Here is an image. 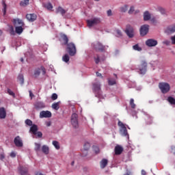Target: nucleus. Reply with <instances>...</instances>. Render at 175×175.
I'll use <instances>...</instances> for the list:
<instances>
[{
    "label": "nucleus",
    "instance_id": "f257e3e1",
    "mask_svg": "<svg viewBox=\"0 0 175 175\" xmlns=\"http://www.w3.org/2000/svg\"><path fill=\"white\" fill-rule=\"evenodd\" d=\"M137 70L139 75H146L147 72V62L142 60L140 64L138 66Z\"/></svg>",
    "mask_w": 175,
    "mask_h": 175
},
{
    "label": "nucleus",
    "instance_id": "f03ea898",
    "mask_svg": "<svg viewBox=\"0 0 175 175\" xmlns=\"http://www.w3.org/2000/svg\"><path fill=\"white\" fill-rule=\"evenodd\" d=\"M159 88L162 94H167L170 91V85L167 83L160 82L159 83Z\"/></svg>",
    "mask_w": 175,
    "mask_h": 175
},
{
    "label": "nucleus",
    "instance_id": "7ed1b4c3",
    "mask_svg": "<svg viewBox=\"0 0 175 175\" xmlns=\"http://www.w3.org/2000/svg\"><path fill=\"white\" fill-rule=\"evenodd\" d=\"M67 51L70 55V57H73L76 55L77 50H76V45L73 42H70L67 44Z\"/></svg>",
    "mask_w": 175,
    "mask_h": 175
},
{
    "label": "nucleus",
    "instance_id": "20e7f679",
    "mask_svg": "<svg viewBox=\"0 0 175 175\" xmlns=\"http://www.w3.org/2000/svg\"><path fill=\"white\" fill-rule=\"evenodd\" d=\"M92 90L96 96H100L102 95V91L100 90V83H94L92 84Z\"/></svg>",
    "mask_w": 175,
    "mask_h": 175
},
{
    "label": "nucleus",
    "instance_id": "39448f33",
    "mask_svg": "<svg viewBox=\"0 0 175 175\" xmlns=\"http://www.w3.org/2000/svg\"><path fill=\"white\" fill-rule=\"evenodd\" d=\"M98 24H100V18H94L92 20L87 21V25L89 28H91V27H94V25H98Z\"/></svg>",
    "mask_w": 175,
    "mask_h": 175
},
{
    "label": "nucleus",
    "instance_id": "423d86ee",
    "mask_svg": "<svg viewBox=\"0 0 175 175\" xmlns=\"http://www.w3.org/2000/svg\"><path fill=\"white\" fill-rule=\"evenodd\" d=\"M125 33L129 38H132L135 36L133 27L131 26V25H127L126 26Z\"/></svg>",
    "mask_w": 175,
    "mask_h": 175
},
{
    "label": "nucleus",
    "instance_id": "0eeeda50",
    "mask_svg": "<svg viewBox=\"0 0 175 175\" xmlns=\"http://www.w3.org/2000/svg\"><path fill=\"white\" fill-rule=\"evenodd\" d=\"M78 117L77 113H72L71 116V124L74 128H77L79 126Z\"/></svg>",
    "mask_w": 175,
    "mask_h": 175
},
{
    "label": "nucleus",
    "instance_id": "6e6552de",
    "mask_svg": "<svg viewBox=\"0 0 175 175\" xmlns=\"http://www.w3.org/2000/svg\"><path fill=\"white\" fill-rule=\"evenodd\" d=\"M149 29H150V25H142L139 29L141 36H146V35L148 33Z\"/></svg>",
    "mask_w": 175,
    "mask_h": 175
},
{
    "label": "nucleus",
    "instance_id": "1a4fd4ad",
    "mask_svg": "<svg viewBox=\"0 0 175 175\" xmlns=\"http://www.w3.org/2000/svg\"><path fill=\"white\" fill-rule=\"evenodd\" d=\"M175 33V25H171L167 27L165 29V33L167 35H172V33Z\"/></svg>",
    "mask_w": 175,
    "mask_h": 175
},
{
    "label": "nucleus",
    "instance_id": "9d476101",
    "mask_svg": "<svg viewBox=\"0 0 175 175\" xmlns=\"http://www.w3.org/2000/svg\"><path fill=\"white\" fill-rule=\"evenodd\" d=\"M146 44L148 47H155L158 44V41L154 39H148L146 41Z\"/></svg>",
    "mask_w": 175,
    "mask_h": 175
},
{
    "label": "nucleus",
    "instance_id": "9b49d317",
    "mask_svg": "<svg viewBox=\"0 0 175 175\" xmlns=\"http://www.w3.org/2000/svg\"><path fill=\"white\" fill-rule=\"evenodd\" d=\"M51 118V112L49 111H42L40 113V118Z\"/></svg>",
    "mask_w": 175,
    "mask_h": 175
},
{
    "label": "nucleus",
    "instance_id": "f8f14e48",
    "mask_svg": "<svg viewBox=\"0 0 175 175\" xmlns=\"http://www.w3.org/2000/svg\"><path fill=\"white\" fill-rule=\"evenodd\" d=\"M14 143L16 147H23V139L18 135L14 138Z\"/></svg>",
    "mask_w": 175,
    "mask_h": 175
},
{
    "label": "nucleus",
    "instance_id": "ddd939ff",
    "mask_svg": "<svg viewBox=\"0 0 175 175\" xmlns=\"http://www.w3.org/2000/svg\"><path fill=\"white\" fill-rule=\"evenodd\" d=\"M18 170L21 175H28V167L19 166Z\"/></svg>",
    "mask_w": 175,
    "mask_h": 175
},
{
    "label": "nucleus",
    "instance_id": "4468645a",
    "mask_svg": "<svg viewBox=\"0 0 175 175\" xmlns=\"http://www.w3.org/2000/svg\"><path fill=\"white\" fill-rule=\"evenodd\" d=\"M26 18L30 23H33V21H36V18H38V16H36V14H27Z\"/></svg>",
    "mask_w": 175,
    "mask_h": 175
},
{
    "label": "nucleus",
    "instance_id": "2eb2a0df",
    "mask_svg": "<svg viewBox=\"0 0 175 175\" xmlns=\"http://www.w3.org/2000/svg\"><path fill=\"white\" fill-rule=\"evenodd\" d=\"M94 49L96 51L103 52L105 51V46H103L100 42H97L94 44Z\"/></svg>",
    "mask_w": 175,
    "mask_h": 175
},
{
    "label": "nucleus",
    "instance_id": "dca6fc26",
    "mask_svg": "<svg viewBox=\"0 0 175 175\" xmlns=\"http://www.w3.org/2000/svg\"><path fill=\"white\" fill-rule=\"evenodd\" d=\"M14 25L16 27H24L25 24L23 20L20 18H16L13 21Z\"/></svg>",
    "mask_w": 175,
    "mask_h": 175
},
{
    "label": "nucleus",
    "instance_id": "f3484780",
    "mask_svg": "<svg viewBox=\"0 0 175 175\" xmlns=\"http://www.w3.org/2000/svg\"><path fill=\"white\" fill-rule=\"evenodd\" d=\"M115 155H121L122 154V151H124V148L122 146L118 145L115 147Z\"/></svg>",
    "mask_w": 175,
    "mask_h": 175
},
{
    "label": "nucleus",
    "instance_id": "a211bd4d",
    "mask_svg": "<svg viewBox=\"0 0 175 175\" xmlns=\"http://www.w3.org/2000/svg\"><path fill=\"white\" fill-rule=\"evenodd\" d=\"M66 12H68V10H65L62 7L59 6L57 9H56V13L57 14H58L59 13L60 14H62V16H64Z\"/></svg>",
    "mask_w": 175,
    "mask_h": 175
},
{
    "label": "nucleus",
    "instance_id": "6ab92c4d",
    "mask_svg": "<svg viewBox=\"0 0 175 175\" xmlns=\"http://www.w3.org/2000/svg\"><path fill=\"white\" fill-rule=\"evenodd\" d=\"M41 150L45 155H49V154H50V148L46 145L42 146Z\"/></svg>",
    "mask_w": 175,
    "mask_h": 175
},
{
    "label": "nucleus",
    "instance_id": "aec40b11",
    "mask_svg": "<svg viewBox=\"0 0 175 175\" xmlns=\"http://www.w3.org/2000/svg\"><path fill=\"white\" fill-rule=\"evenodd\" d=\"M91 144L90 142H85L83 145V148L85 150V154H82V157H87V151L90 150Z\"/></svg>",
    "mask_w": 175,
    "mask_h": 175
},
{
    "label": "nucleus",
    "instance_id": "412c9836",
    "mask_svg": "<svg viewBox=\"0 0 175 175\" xmlns=\"http://www.w3.org/2000/svg\"><path fill=\"white\" fill-rule=\"evenodd\" d=\"M149 20H151V14L150 12L146 11L144 12V21H149Z\"/></svg>",
    "mask_w": 175,
    "mask_h": 175
},
{
    "label": "nucleus",
    "instance_id": "4be33fe9",
    "mask_svg": "<svg viewBox=\"0 0 175 175\" xmlns=\"http://www.w3.org/2000/svg\"><path fill=\"white\" fill-rule=\"evenodd\" d=\"M0 118L1 120L6 118V110L3 107L0 108Z\"/></svg>",
    "mask_w": 175,
    "mask_h": 175
},
{
    "label": "nucleus",
    "instance_id": "5701e85b",
    "mask_svg": "<svg viewBox=\"0 0 175 175\" xmlns=\"http://www.w3.org/2000/svg\"><path fill=\"white\" fill-rule=\"evenodd\" d=\"M109 161L106 159H103L100 162V166L101 169H105L106 166H107V163Z\"/></svg>",
    "mask_w": 175,
    "mask_h": 175
},
{
    "label": "nucleus",
    "instance_id": "b1692460",
    "mask_svg": "<svg viewBox=\"0 0 175 175\" xmlns=\"http://www.w3.org/2000/svg\"><path fill=\"white\" fill-rule=\"evenodd\" d=\"M61 38L62 39L64 42V44L65 46H67L68 44H69V43H68L69 42V38H68V36L66 34H62L61 36Z\"/></svg>",
    "mask_w": 175,
    "mask_h": 175
},
{
    "label": "nucleus",
    "instance_id": "393cba45",
    "mask_svg": "<svg viewBox=\"0 0 175 175\" xmlns=\"http://www.w3.org/2000/svg\"><path fill=\"white\" fill-rule=\"evenodd\" d=\"M35 107L36 109H44V107H46V105L43 102H38L37 103H36Z\"/></svg>",
    "mask_w": 175,
    "mask_h": 175
},
{
    "label": "nucleus",
    "instance_id": "a878e982",
    "mask_svg": "<svg viewBox=\"0 0 175 175\" xmlns=\"http://www.w3.org/2000/svg\"><path fill=\"white\" fill-rule=\"evenodd\" d=\"M23 31H24L23 26H16L15 27V32L18 35H21V33H23Z\"/></svg>",
    "mask_w": 175,
    "mask_h": 175
},
{
    "label": "nucleus",
    "instance_id": "bb28decb",
    "mask_svg": "<svg viewBox=\"0 0 175 175\" xmlns=\"http://www.w3.org/2000/svg\"><path fill=\"white\" fill-rule=\"evenodd\" d=\"M30 131L32 132L33 135H36V132H38V126L36 124H33L30 128Z\"/></svg>",
    "mask_w": 175,
    "mask_h": 175
},
{
    "label": "nucleus",
    "instance_id": "cd10ccee",
    "mask_svg": "<svg viewBox=\"0 0 175 175\" xmlns=\"http://www.w3.org/2000/svg\"><path fill=\"white\" fill-rule=\"evenodd\" d=\"M29 5V0H23L20 3V5L23 8H25V6H28Z\"/></svg>",
    "mask_w": 175,
    "mask_h": 175
},
{
    "label": "nucleus",
    "instance_id": "c85d7f7f",
    "mask_svg": "<svg viewBox=\"0 0 175 175\" xmlns=\"http://www.w3.org/2000/svg\"><path fill=\"white\" fill-rule=\"evenodd\" d=\"M126 10H128V5H124L120 8V12H121V13H125Z\"/></svg>",
    "mask_w": 175,
    "mask_h": 175
},
{
    "label": "nucleus",
    "instance_id": "c756f323",
    "mask_svg": "<svg viewBox=\"0 0 175 175\" xmlns=\"http://www.w3.org/2000/svg\"><path fill=\"white\" fill-rule=\"evenodd\" d=\"M59 103L60 102L55 103L52 105V108L54 110H58L59 109Z\"/></svg>",
    "mask_w": 175,
    "mask_h": 175
},
{
    "label": "nucleus",
    "instance_id": "7c9ffc66",
    "mask_svg": "<svg viewBox=\"0 0 175 175\" xmlns=\"http://www.w3.org/2000/svg\"><path fill=\"white\" fill-rule=\"evenodd\" d=\"M120 132H122V135L123 136H128V130H126V127H124L120 129Z\"/></svg>",
    "mask_w": 175,
    "mask_h": 175
},
{
    "label": "nucleus",
    "instance_id": "2f4dec72",
    "mask_svg": "<svg viewBox=\"0 0 175 175\" xmlns=\"http://www.w3.org/2000/svg\"><path fill=\"white\" fill-rule=\"evenodd\" d=\"M108 84L109 85H114L116 84V79L113 78L108 79Z\"/></svg>",
    "mask_w": 175,
    "mask_h": 175
},
{
    "label": "nucleus",
    "instance_id": "473e14b6",
    "mask_svg": "<svg viewBox=\"0 0 175 175\" xmlns=\"http://www.w3.org/2000/svg\"><path fill=\"white\" fill-rule=\"evenodd\" d=\"M62 59L64 62H69V59H70V58L69 57V55L66 54L62 57Z\"/></svg>",
    "mask_w": 175,
    "mask_h": 175
},
{
    "label": "nucleus",
    "instance_id": "72a5a7b5",
    "mask_svg": "<svg viewBox=\"0 0 175 175\" xmlns=\"http://www.w3.org/2000/svg\"><path fill=\"white\" fill-rule=\"evenodd\" d=\"M146 121L147 125H151V124H152V118L150 116H147Z\"/></svg>",
    "mask_w": 175,
    "mask_h": 175
},
{
    "label": "nucleus",
    "instance_id": "f704fd0d",
    "mask_svg": "<svg viewBox=\"0 0 175 175\" xmlns=\"http://www.w3.org/2000/svg\"><path fill=\"white\" fill-rule=\"evenodd\" d=\"M130 106L131 109H135L136 104H135V100L133 98H131L130 100Z\"/></svg>",
    "mask_w": 175,
    "mask_h": 175
},
{
    "label": "nucleus",
    "instance_id": "c9c22d12",
    "mask_svg": "<svg viewBox=\"0 0 175 175\" xmlns=\"http://www.w3.org/2000/svg\"><path fill=\"white\" fill-rule=\"evenodd\" d=\"M167 101L171 104V105H174L175 104V98L172 97V96H169L167 98Z\"/></svg>",
    "mask_w": 175,
    "mask_h": 175
},
{
    "label": "nucleus",
    "instance_id": "e433bc0d",
    "mask_svg": "<svg viewBox=\"0 0 175 175\" xmlns=\"http://www.w3.org/2000/svg\"><path fill=\"white\" fill-rule=\"evenodd\" d=\"M40 147H41L40 144L36 143L35 148H34L35 151H36L37 152H39L40 150Z\"/></svg>",
    "mask_w": 175,
    "mask_h": 175
},
{
    "label": "nucleus",
    "instance_id": "4c0bfd02",
    "mask_svg": "<svg viewBox=\"0 0 175 175\" xmlns=\"http://www.w3.org/2000/svg\"><path fill=\"white\" fill-rule=\"evenodd\" d=\"M53 145L56 148V150H59L60 147H59V143H58V142L53 141Z\"/></svg>",
    "mask_w": 175,
    "mask_h": 175
},
{
    "label": "nucleus",
    "instance_id": "58836bf2",
    "mask_svg": "<svg viewBox=\"0 0 175 175\" xmlns=\"http://www.w3.org/2000/svg\"><path fill=\"white\" fill-rule=\"evenodd\" d=\"M133 50H135L136 51H142V47L139 46V44H135L133 46Z\"/></svg>",
    "mask_w": 175,
    "mask_h": 175
},
{
    "label": "nucleus",
    "instance_id": "ea45409f",
    "mask_svg": "<svg viewBox=\"0 0 175 175\" xmlns=\"http://www.w3.org/2000/svg\"><path fill=\"white\" fill-rule=\"evenodd\" d=\"M18 80L21 81V84H24V76L23 75H18Z\"/></svg>",
    "mask_w": 175,
    "mask_h": 175
},
{
    "label": "nucleus",
    "instance_id": "a19ab883",
    "mask_svg": "<svg viewBox=\"0 0 175 175\" xmlns=\"http://www.w3.org/2000/svg\"><path fill=\"white\" fill-rule=\"evenodd\" d=\"M45 8H46L48 10H51V9H53V4H51V3H48L45 5Z\"/></svg>",
    "mask_w": 175,
    "mask_h": 175
},
{
    "label": "nucleus",
    "instance_id": "79ce46f5",
    "mask_svg": "<svg viewBox=\"0 0 175 175\" xmlns=\"http://www.w3.org/2000/svg\"><path fill=\"white\" fill-rule=\"evenodd\" d=\"M40 75V69L38 68L37 70H35L34 71V76H36V77H38V76Z\"/></svg>",
    "mask_w": 175,
    "mask_h": 175
},
{
    "label": "nucleus",
    "instance_id": "37998d69",
    "mask_svg": "<svg viewBox=\"0 0 175 175\" xmlns=\"http://www.w3.org/2000/svg\"><path fill=\"white\" fill-rule=\"evenodd\" d=\"M26 125H28L29 126H32V120L27 119L25 120Z\"/></svg>",
    "mask_w": 175,
    "mask_h": 175
},
{
    "label": "nucleus",
    "instance_id": "c03bdc74",
    "mask_svg": "<svg viewBox=\"0 0 175 175\" xmlns=\"http://www.w3.org/2000/svg\"><path fill=\"white\" fill-rule=\"evenodd\" d=\"M52 100H57L58 99V95L55 93H53L51 96Z\"/></svg>",
    "mask_w": 175,
    "mask_h": 175
},
{
    "label": "nucleus",
    "instance_id": "a18cd8bd",
    "mask_svg": "<svg viewBox=\"0 0 175 175\" xmlns=\"http://www.w3.org/2000/svg\"><path fill=\"white\" fill-rule=\"evenodd\" d=\"M133 13H135V7L131 6L129 10V14H133Z\"/></svg>",
    "mask_w": 175,
    "mask_h": 175
},
{
    "label": "nucleus",
    "instance_id": "49530a36",
    "mask_svg": "<svg viewBox=\"0 0 175 175\" xmlns=\"http://www.w3.org/2000/svg\"><path fill=\"white\" fill-rule=\"evenodd\" d=\"M8 94H9V95H10L11 96H13L14 98V96H16L14 92H13V91H12L10 89H8Z\"/></svg>",
    "mask_w": 175,
    "mask_h": 175
},
{
    "label": "nucleus",
    "instance_id": "de8ad7c7",
    "mask_svg": "<svg viewBox=\"0 0 175 175\" xmlns=\"http://www.w3.org/2000/svg\"><path fill=\"white\" fill-rule=\"evenodd\" d=\"M159 12H160V13H161V14H166V10H165V8H159Z\"/></svg>",
    "mask_w": 175,
    "mask_h": 175
},
{
    "label": "nucleus",
    "instance_id": "09e8293b",
    "mask_svg": "<svg viewBox=\"0 0 175 175\" xmlns=\"http://www.w3.org/2000/svg\"><path fill=\"white\" fill-rule=\"evenodd\" d=\"M118 126H120L121 129H122L126 127L125 124H124V123H122V122H121L120 120L118 121Z\"/></svg>",
    "mask_w": 175,
    "mask_h": 175
},
{
    "label": "nucleus",
    "instance_id": "8fccbe9b",
    "mask_svg": "<svg viewBox=\"0 0 175 175\" xmlns=\"http://www.w3.org/2000/svg\"><path fill=\"white\" fill-rule=\"evenodd\" d=\"M116 33L118 38H121V36H122V32L120 29L116 30Z\"/></svg>",
    "mask_w": 175,
    "mask_h": 175
},
{
    "label": "nucleus",
    "instance_id": "3c124183",
    "mask_svg": "<svg viewBox=\"0 0 175 175\" xmlns=\"http://www.w3.org/2000/svg\"><path fill=\"white\" fill-rule=\"evenodd\" d=\"M10 35L14 36L16 35V31H14V29L13 28V27H12L10 29Z\"/></svg>",
    "mask_w": 175,
    "mask_h": 175
},
{
    "label": "nucleus",
    "instance_id": "603ef678",
    "mask_svg": "<svg viewBox=\"0 0 175 175\" xmlns=\"http://www.w3.org/2000/svg\"><path fill=\"white\" fill-rule=\"evenodd\" d=\"M163 44H165L166 46H170V41L166 40L163 42Z\"/></svg>",
    "mask_w": 175,
    "mask_h": 175
},
{
    "label": "nucleus",
    "instance_id": "864d4df0",
    "mask_svg": "<svg viewBox=\"0 0 175 175\" xmlns=\"http://www.w3.org/2000/svg\"><path fill=\"white\" fill-rule=\"evenodd\" d=\"M3 16H5V14H6V3H3Z\"/></svg>",
    "mask_w": 175,
    "mask_h": 175
},
{
    "label": "nucleus",
    "instance_id": "5fc2aeb1",
    "mask_svg": "<svg viewBox=\"0 0 175 175\" xmlns=\"http://www.w3.org/2000/svg\"><path fill=\"white\" fill-rule=\"evenodd\" d=\"M107 14L109 17L113 16V13L111 12V10H109L107 12Z\"/></svg>",
    "mask_w": 175,
    "mask_h": 175
},
{
    "label": "nucleus",
    "instance_id": "6e6d98bb",
    "mask_svg": "<svg viewBox=\"0 0 175 175\" xmlns=\"http://www.w3.org/2000/svg\"><path fill=\"white\" fill-rule=\"evenodd\" d=\"M94 150L96 154H99V148H98L97 146L94 147Z\"/></svg>",
    "mask_w": 175,
    "mask_h": 175
},
{
    "label": "nucleus",
    "instance_id": "4d7b16f0",
    "mask_svg": "<svg viewBox=\"0 0 175 175\" xmlns=\"http://www.w3.org/2000/svg\"><path fill=\"white\" fill-rule=\"evenodd\" d=\"M36 135L38 137H42V136H43V134L40 131L36 132Z\"/></svg>",
    "mask_w": 175,
    "mask_h": 175
},
{
    "label": "nucleus",
    "instance_id": "13d9d810",
    "mask_svg": "<svg viewBox=\"0 0 175 175\" xmlns=\"http://www.w3.org/2000/svg\"><path fill=\"white\" fill-rule=\"evenodd\" d=\"M97 77H100L101 79H103V76H102V74H100L99 72H96Z\"/></svg>",
    "mask_w": 175,
    "mask_h": 175
},
{
    "label": "nucleus",
    "instance_id": "bf43d9fd",
    "mask_svg": "<svg viewBox=\"0 0 175 175\" xmlns=\"http://www.w3.org/2000/svg\"><path fill=\"white\" fill-rule=\"evenodd\" d=\"M10 155L11 158H16V152H12Z\"/></svg>",
    "mask_w": 175,
    "mask_h": 175
},
{
    "label": "nucleus",
    "instance_id": "052dcab7",
    "mask_svg": "<svg viewBox=\"0 0 175 175\" xmlns=\"http://www.w3.org/2000/svg\"><path fill=\"white\" fill-rule=\"evenodd\" d=\"M172 44H175V36L171 37Z\"/></svg>",
    "mask_w": 175,
    "mask_h": 175
},
{
    "label": "nucleus",
    "instance_id": "680f3d73",
    "mask_svg": "<svg viewBox=\"0 0 175 175\" xmlns=\"http://www.w3.org/2000/svg\"><path fill=\"white\" fill-rule=\"evenodd\" d=\"M94 59H95V63L96 64H99V62L100 61V59H99V56H98L97 58H94Z\"/></svg>",
    "mask_w": 175,
    "mask_h": 175
},
{
    "label": "nucleus",
    "instance_id": "e2e57ef3",
    "mask_svg": "<svg viewBox=\"0 0 175 175\" xmlns=\"http://www.w3.org/2000/svg\"><path fill=\"white\" fill-rule=\"evenodd\" d=\"M41 70H42L43 75H46V69L44 66H41Z\"/></svg>",
    "mask_w": 175,
    "mask_h": 175
},
{
    "label": "nucleus",
    "instance_id": "0e129e2a",
    "mask_svg": "<svg viewBox=\"0 0 175 175\" xmlns=\"http://www.w3.org/2000/svg\"><path fill=\"white\" fill-rule=\"evenodd\" d=\"M29 96L31 99H32V98H33V94L32 93V91L29 90Z\"/></svg>",
    "mask_w": 175,
    "mask_h": 175
},
{
    "label": "nucleus",
    "instance_id": "69168bd1",
    "mask_svg": "<svg viewBox=\"0 0 175 175\" xmlns=\"http://www.w3.org/2000/svg\"><path fill=\"white\" fill-rule=\"evenodd\" d=\"M0 159L1 161H3L5 159V155L3 154H0Z\"/></svg>",
    "mask_w": 175,
    "mask_h": 175
},
{
    "label": "nucleus",
    "instance_id": "338daca9",
    "mask_svg": "<svg viewBox=\"0 0 175 175\" xmlns=\"http://www.w3.org/2000/svg\"><path fill=\"white\" fill-rule=\"evenodd\" d=\"M142 175H147V172H146V170H142Z\"/></svg>",
    "mask_w": 175,
    "mask_h": 175
},
{
    "label": "nucleus",
    "instance_id": "774afa93",
    "mask_svg": "<svg viewBox=\"0 0 175 175\" xmlns=\"http://www.w3.org/2000/svg\"><path fill=\"white\" fill-rule=\"evenodd\" d=\"M46 126H51V122H47L46 123Z\"/></svg>",
    "mask_w": 175,
    "mask_h": 175
}]
</instances>
